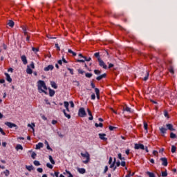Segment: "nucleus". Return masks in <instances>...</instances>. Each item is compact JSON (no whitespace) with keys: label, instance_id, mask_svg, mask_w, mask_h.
<instances>
[{"label":"nucleus","instance_id":"79ce46f5","mask_svg":"<svg viewBox=\"0 0 177 177\" xmlns=\"http://www.w3.org/2000/svg\"><path fill=\"white\" fill-rule=\"evenodd\" d=\"M46 167L48 168H50V169H53V165H52L50 163L48 162L46 163Z\"/></svg>","mask_w":177,"mask_h":177},{"label":"nucleus","instance_id":"864d4df0","mask_svg":"<svg viewBox=\"0 0 177 177\" xmlns=\"http://www.w3.org/2000/svg\"><path fill=\"white\" fill-rule=\"evenodd\" d=\"M0 133H1V135H3V136L6 135V133H5V131H3V129H2V128L1 127H0Z\"/></svg>","mask_w":177,"mask_h":177},{"label":"nucleus","instance_id":"8fccbe9b","mask_svg":"<svg viewBox=\"0 0 177 177\" xmlns=\"http://www.w3.org/2000/svg\"><path fill=\"white\" fill-rule=\"evenodd\" d=\"M84 60H86V62H91L92 60V58L91 57H89L88 58H87L86 57H84Z\"/></svg>","mask_w":177,"mask_h":177},{"label":"nucleus","instance_id":"a19ab883","mask_svg":"<svg viewBox=\"0 0 177 177\" xmlns=\"http://www.w3.org/2000/svg\"><path fill=\"white\" fill-rule=\"evenodd\" d=\"M92 73H86L85 74V77H86V78H92Z\"/></svg>","mask_w":177,"mask_h":177},{"label":"nucleus","instance_id":"052dcab7","mask_svg":"<svg viewBox=\"0 0 177 177\" xmlns=\"http://www.w3.org/2000/svg\"><path fill=\"white\" fill-rule=\"evenodd\" d=\"M91 88H93V89L96 88H95V83H93V82H91Z\"/></svg>","mask_w":177,"mask_h":177},{"label":"nucleus","instance_id":"20e7f679","mask_svg":"<svg viewBox=\"0 0 177 177\" xmlns=\"http://www.w3.org/2000/svg\"><path fill=\"white\" fill-rule=\"evenodd\" d=\"M5 125H6V127H8V128H15V129H19V127H17L16 124L12 123L10 122H6Z\"/></svg>","mask_w":177,"mask_h":177},{"label":"nucleus","instance_id":"49530a36","mask_svg":"<svg viewBox=\"0 0 177 177\" xmlns=\"http://www.w3.org/2000/svg\"><path fill=\"white\" fill-rule=\"evenodd\" d=\"M95 92L96 95H100V90H99V88H95Z\"/></svg>","mask_w":177,"mask_h":177},{"label":"nucleus","instance_id":"f3484780","mask_svg":"<svg viewBox=\"0 0 177 177\" xmlns=\"http://www.w3.org/2000/svg\"><path fill=\"white\" fill-rule=\"evenodd\" d=\"M87 112L88 115H90V117L88 118L89 121H92V120H93V116L92 115V112L91 111V110H89V109H87Z\"/></svg>","mask_w":177,"mask_h":177},{"label":"nucleus","instance_id":"603ef678","mask_svg":"<svg viewBox=\"0 0 177 177\" xmlns=\"http://www.w3.org/2000/svg\"><path fill=\"white\" fill-rule=\"evenodd\" d=\"M32 50L33 52H39V48H37L32 47Z\"/></svg>","mask_w":177,"mask_h":177},{"label":"nucleus","instance_id":"f03ea898","mask_svg":"<svg viewBox=\"0 0 177 177\" xmlns=\"http://www.w3.org/2000/svg\"><path fill=\"white\" fill-rule=\"evenodd\" d=\"M81 156L82 157H84L86 158L85 160L82 161L83 164H88V162H89V161L91 160V156L89 155V153H81Z\"/></svg>","mask_w":177,"mask_h":177},{"label":"nucleus","instance_id":"6e6552de","mask_svg":"<svg viewBox=\"0 0 177 177\" xmlns=\"http://www.w3.org/2000/svg\"><path fill=\"white\" fill-rule=\"evenodd\" d=\"M98 136L101 140H104V142L107 140V138H106V133H99Z\"/></svg>","mask_w":177,"mask_h":177},{"label":"nucleus","instance_id":"aec40b11","mask_svg":"<svg viewBox=\"0 0 177 177\" xmlns=\"http://www.w3.org/2000/svg\"><path fill=\"white\" fill-rule=\"evenodd\" d=\"M62 111H63L65 117H66V118H68V120H70V118H71V115L69 113H67V112H66V109H64Z\"/></svg>","mask_w":177,"mask_h":177},{"label":"nucleus","instance_id":"dca6fc26","mask_svg":"<svg viewBox=\"0 0 177 177\" xmlns=\"http://www.w3.org/2000/svg\"><path fill=\"white\" fill-rule=\"evenodd\" d=\"M44 147V143L39 142L37 145H36V150H39V149H41Z\"/></svg>","mask_w":177,"mask_h":177},{"label":"nucleus","instance_id":"2f4dec72","mask_svg":"<svg viewBox=\"0 0 177 177\" xmlns=\"http://www.w3.org/2000/svg\"><path fill=\"white\" fill-rule=\"evenodd\" d=\"M94 74H95L96 75H100V74H102V72L97 69H95Z\"/></svg>","mask_w":177,"mask_h":177},{"label":"nucleus","instance_id":"e433bc0d","mask_svg":"<svg viewBox=\"0 0 177 177\" xmlns=\"http://www.w3.org/2000/svg\"><path fill=\"white\" fill-rule=\"evenodd\" d=\"M15 149L16 150H23V146L21 145H17Z\"/></svg>","mask_w":177,"mask_h":177},{"label":"nucleus","instance_id":"423d86ee","mask_svg":"<svg viewBox=\"0 0 177 177\" xmlns=\"http://www.w3.org/2000/svg\"><path fill=\"white\" fill-rule=\"evenodd\" d=\"M160 161H162V165L163 167H168V159L167 158H161Z\"/></svg>","mask_w":177,"mask_h":177},{"label":"nucleus","instance_id":"680f3d73","mask_svg":"<svg viewBox=\"0 0 177 177\" xmlns=\"http://www.w3.org/2000/svg\"><path fill=\"white\" fill-rule=\"evenodd\" d=\"M115 165V161H113L111 165H110V168H114V166Z\"/></svg>","mask_w":177,"mask_h":177},{"label":"nucleus","instance_id":"a211bd4d","mask_svg":"<svg viewBox=\"0 0 177 177\" xmlns=\"http://www.w3.org/2000/svg\"><path fill=\"white\" fill-rule=\"evenodd\" d=\"M64 175H68V177H74V176L71 174V172L67 169L65 170V172H64Z\"/></svg>","mask_w":177,"mask_h":177},{"label":"nucleus","instance_id":"6e6d98bb","mask_svg":"<svg viewBox=\"0 0 177 177\" xmlns=\"http://www.w3.org/2000/svg\"><path fill=\"white\" fill-rule=\"evenodd\" d=\"M108 171H109V167L105 166L103 174H106V172H107Z\"/></svg>","mask_w":177,"mask_h":177},{"label":"nucleus","instance_id":"a18cd8bd","mask_svg":"<svg viewBox=\"0 0 177 177\" xmlns=\"http://www.w3.org/2000/svg\"><path fill=\"white\" fill-rule=\"evenodd\" d=\"M23 31H24V34L25 37L28 35V32H27V29H26V28H23Z\"/></svg>","mask_w":177,"mask_h":177},{"label":"nucleus","instance_id":"bb28decb","mask_svg":"<svg viewBox=\"0 0 177 177\" xmlns=\"http://www.w3.org/2000/svg\"><path fill=\"white\" fill-rule=\"evenodd\" d=\"M48 158H49L50 162H51V164H53V165H55V160H53V158H52V156L50 155L48 156Z\"/></svg>","mask_w":177,"mask_h":177},{"label":"nucleus","instance_id":"9d476101","mask_svg":"<svg viewBox=\"0 0 177 177\" xmlns=\"http://www.w3.org/2000/svg\"><path fill=\"white\" fill-rule=\"evenodd\" d=\"M55 68V66H53V65H48V66L45 67L44 68V71H49L50 70V71H52V70H53Z\"/></svg>","mask_w":177,"mask_h":177},{"label":"nucleus","instance_id":"cd10ccee","mask_svg":"<svg viewBox=\"0 0 177 177\" xmlns=\"http://www.w3.org/2000/svg\"><path fill=\"white\" fill-rule=\"evenodd\" d=\"M118 158H119V160L125 161V158L122 157V154L121 153L118 154Z\"/></svg>","mask_w":177,"mask_h":177},{"label":"nucleus","instance_id":"bf43d9fd","mask_svg":"<svg viewBox=\"0 0 177 177\" xmlns=\"http://www.w3.org/2000/svg\"><path fill=\"white\" fill-rule=\"evenodd\" d=\"M57 135H58V136H59V138H64V135H63V134H62V133H60V132H57Z\"/></svg>","mask_w":177,"mask_h":177},{"label":"nucleus","instance_id":"f257e3e1","mask_svg":"<svg viewBox=\"0 0 177 177\" xmlns=\"http://www.w3.org/2000/svg\"><path fill=\"white\" fill-rule=\"evenodd\" d=\"M42 88L44 89H42ZM37 89L39 93H45V95H48V87L46 86V84L43 80H39L37 82Z\"/></svg>","mask_w":177,"mask_h":177},{"label":"nucleus","instance_id":"9b49d317","mask_svg":"<svg viewBox=\"0 0 177 177\" xmlns=\"http://www.w3.org/2000/svg\"><path fill=\"white\" fill-rule=\"evenodd\" d=\"M106 77H107V74L104 73L100 76H97L96 77V80H97V81H100L101 80H103V78H106Z\"/></svg>","mask_w":177,"mask_h":177},{"label":"nucleus","instance_id":"338daca9","mask_svg":"<svg viewBox=\"0 0 177 177\" xmlns=\"http://www.w3.org/2000/svg\"><path fill=\"white\" fill-rule=\"evenodd\" d=\"M30 67H31V68H35V65L34 64L33 62H31Z\"/></svg>","mask_w":177,"mask_h":177},{"label":"nucleus","instance_id":"72a5a7b5","mask_svg":"<svg viewBox=\"0 0 177 177\" xmlns=\"http://www.w3.org/2000/svg\"><path fill=\"white\" fill-rule=\"evenodd\" d=\"M162 177H167L168 176V171H167V170H165V171H162Z\"/></svg>","mask_w":177,"mask_h":177},{"label":"nucleus","instance_id":"b1692460","mask_svg":"<svg viewBox=\"0 0 177 177\" xmlns=\"http://www.w3.org/2000/svg\"><path fill=\"white\" fill-rule=\"evenodd\" d=\"M8 24L9 27H11V28L15 27V22L12 20H9Z\"/></svg>","mask_w":177,"mask_h":177},{"label":"nucleus","instance_id":"4d7b16f0","mask_svg":"<svg viewBox=\"0 0 177 177\" xmlns=\"http://www.w3.org/2000/svg\"><path fill=\"white\" fill-rule=\"evenodd\" d=\"M4 174L6 176H9V174H10L9 170H6L4 171Z\"/></svg>","mask_w":177,"mask_h":177},{"label":"nucleus","instance_id":"58836bf2","mask_svg":"<svg viewBox=\"0 0 177 177\" xmlns=\"http://www.w3.org/2000/svg\"><path fill=\"white\" fill-rule=\"evenodd\" d=\"M176 147L175 145L171 146V153H176Z\"/></svg>","mask_w":177,"mask_h":177},{"label":"nucleus","instance_id":"de8ad7c7","mask_svg":"<svg viewBox=\"0 0 177 177\" xmlns=\"http://www.w3.org/2000/svg\"><path fill=\"white\" fill-rule=\"evenodd\" d=\"M28 127L29 128H31L32 129H34V127H35V124H34V123H32V124H28Z\"/></svg>","mask_w":177,"mask_h":177},{"label":"nucleus","instance_id":"f8f14e48","mask_svg":"<svg viewBox=\"0 0 177 177\" xmlns=\"http://www.w3.org/2000/svg\"><path fill=\"white\" fill-rule=\"evenodd\" d=\"M64 107H65L66 111H68V113H70V109H68V106H70V104L68 103V102L64 101Z\"/></svg>","mask_w":177,"mask_h":177},{"label":"nucleus","instance_id":"c03bdc74","mask_svg":"<svg viewBox=\"0 0 177 177\" xmlns=\"http://www.w3.org/2000/svg\"><path fill=\"white\" fill-rule=\"evenodd\" d=\"M109 131H114L115 129H117L116 127L109 126Z\"/></svg>","mask_w":177,"mask_h":177},{"label":"nucleus","instance_id":"09e8293b","mask_svg":"<svg viewBox=\"0 0 177 177\" xmlns=\"http://www.w3.org/2000/svg\"><path fill=\"white\" fill-rule=\"evenodd\" d=\"M31 157L32 158H33V160H35V157H37V153L35 152H32Z\"/></svg>","mask_w":177,"mask_h":177},{"label":"nucleus","instance_id":"c756f323","mask_svg":"<svg viewBox=\"0 0 177 177\" xmlns=\"http://www.w3.org/2000/svg\"><path fill=\"white\" fill-rule=\"evenodd\" d=\"M95 127H96V128H103V123H99V124H97V123H95Z\"/></svg>","mask_w":177,"mask_h":177},{"label":"nucleus","instance_id":"39448f33","mask_svg":"<svg viewBox=\"0 0 177 177\" xmlns=\"http://www.w3.org/2000/svg\"><path fill=\"white\" fill-rule=\"evenodd\" d=\"M134 149L136 150H139V149L145 150V145H143V144H135Z\"/></svg>","mask_w":177,"mask_h":177},{"label":"nucleus","instance_id":"5701e85b","mask_svg":"<svg viewBox=\"0 0 177 177\" xmlns=\"http://www.w3.org/2000/svg\"><path fill=\"white\" fill-rule=\"evenodd\" d=\"M50 85L52 88H54V89H57V84H56V82L52 81L50 82Z\"/></svg>","mask_w":177,"mask_h":177},{"label":"nucleus","instance_id":"774afa93","mask_svg":"<svg viewBox=\"0 0 177 177\" xmlns=\"http://www.w3.org/2000/svg\"><path fill=\"white\" fill-rule=\"evenodd\" d=\"M164 115H165V117H168V111H164Z\"/></svg>","mask_w":177,"mask_h":177},{"label":"nucleus","instance_id":"37998d69","mask_svg":"<svg viewBox=\"0 0 177 177\" xmlns=\"http://www.w3.org/2000/svg\"><path fill=\"white\" fill-rule=\"evenodd\" d=\"M144 129L147 131L148 124H147V122H144Z\"/></svg>","mask_w":177,"mask_h":177},{"label":"nucleus","instance_id":"e2e57ef3","mask_svg":"<svg viewBox=\"0 0 177 177\" xmlns=\"http://www.w3.org/2000/svg\"><path fill=\"white\" fill-rule=\"evenodd\" d=\"M77 71L79 74H84V73H85V71H82V69H78Z\"/></svg>","mask_w":177,"mask_h":177},{"label":"nucleus","instance_id":"ea45409f","mask_svg":"<svg viewBox=\"0 0 177 177\" xmlns=\"http://www.w3.org/2000/svg\"><path fill=\"white\" fill-rule=\"evenodd\" d=\"M67 70L70 72V74H71V75H74V69L67 68Z\"/></svg>","mask_w":177,"mask_h":177},{"label":"nucleus","instance_id":"ddd939ff","mask_svg":"<svg viewBox=\"0 0 177 177\" xmlns=\"http://www.w3.org/2000/svg\"><path fill=\"white\" fill-rule=\"evenodd\" d=\"M4 75H6V81H8V82H12V77H10V75H9V73H5Z\"/></svg>","mask_w":177,"mask_h":177},{"label":"nucleus","instance_id":"393cba45","mask_svg":"<svg viewBox=\"0 0 177 177\" xmlns=\"http://www.w3.org/2000/svg\"><path fill=\"white\" fill-rule=\"evenodd\" d=\"M147 175H148V176H149V177H156V174H154V173L150 172V171H147Z\"/></svg>","mask_w":177,"mask_h":177},{"label":"nucleus","instance_id":"0eeeda50","mask_svg":"<svg viewBox=\"0 0 177 177\" xmlns=\"http://www.w3.org/2000/svg\"><path fill=\"white\" fill-rule=\"evenodd\" d=\"M99 63V66L100 67H103L104 68V70H107V65H106V64L104 63V62L102 59H100L98 61Z\"/></svg>","mask_w":177,"mask_h":177},{"label":"nucleus","instance_id":"473e14b6","mask_svg":"<svg viewBox=\"0 0 177 177\" xmlns=\"http://www.w3.org/2000/svg\"><path fill=\"white\" fill-rule=\"evenodd\" d=\"M170 138H171V139H176V134L171 132L170 133Z\"/></svg>","mask_w":177,"mask_h":177},{"label":"nucleus","instance_id":"a878e982","mask_svg":"<svg viewBox=\"0 0 177 177\" xmlns=\"http://www.w3.org/2000/svg\"><path fill=\"white\" fill-rule=\"evenodd\" d=\"M94 56H95V57H96L98 61L102 59L100 58V53H95L94 54Z\"/></svg>","mask_w":177,"mask_h":177},{"label":"nucleus","instance_id":"c9c22d12","mask_svg":"<svg viewBox=\"0 0 177 177\" xmlns=\"http://www.w3.org/2000/svg\"><path fill=\"white\" fill-rule=\"evenodd\" d=\"M68 53H71V55H73V56H77V53L74 51H73L71 49H68Z\"/></svg>","mask_w":177,"mask_h":177},{"label":"nucleus","instance_id":"0e129e2a","mask_svg":"<svg viewBox=\"0 0 177 177\" xmlns=\"http://www.w3.org/2000/svg\"><path fill=\"white\" fill-rule=\"evenodd\" d=\"M59 174H60V172H59V171H55L54 176L59 177Z\"/></svg>","mask_w":177,"mask_h":177},{"label":"nucleus","instance_id":"c85d7f7f","mask_svg":"<svg viewBox=\"0 0 177 177\" xmlns=\"http://www.w3.org/2000/svg\"><path fill=\"white\" fill-rule=\"evenodd\" d=\"M124 111H127V113H132L131 108H129V106H126L125 108H124Z\"/></svg>","mask_w":177,"mask_h":177},{"label":"nucleus","instance_id":"412c9836","mask_svg":"<svg viewBox=\"0 0 177 177\" xmlns=\"http://www.w3.org/2000/svg\"><path fill=\"white\" fill-rule=\"evenodd\" d=\"M49 91V96H50V97L55 96V90H52L51 88H48Z\"/></svg>","mask_w":177,"mask_h":177},{"label":"nucleus","instance_id":"5fc2aeb1","mask_svg":"<svg viewBox=\"0 0 177 177\" xmlns=\"http://www.w3.org/2000/svg\"><path fill=\"white\" fill-rule=\"evenodd\" d=\"M169 73H171V74H174L175 71H174V68L173 67H170Z\"/></svg>","mask_w":177,"mask_h":177},{"label":"nucleus","instance_id":"3c124183","mask_svg":"<svg viewBox=\"0 0 177 177\" xmlns=\"http://www.w3.org/2000/svg\"><path fill=\"white\" fill-rule=\"evenodd\" d=\"M37 172L42 174V172H44V169L39 167V168H37Z\"/></svg>","mask_w":177,"mask_h":177},{"label":"nucleus","instance_id":"7c9ffc66","mask_svg":"<svg viewBox=\"0 0 177 177\" xmlns=\"http://www.w3.org/2000/svg\"><path fill=\"white\" fill-rule=\"evenodd\" d=\"M147 80H149V71H146V75L143 78V80L144 81H147Z\"/></svg>","mask_w":177,"mask_h":177},{"label":"nucleus","instance_id":"2eb2a0df","mask_svg":"<svg viewBox=\"0 0 177 177\" xmlns=\"http://www.w3.org/2000/svg\"><path fill=\"white\" fill-rule=\"evenodd\" d=\"M21 59L24 64H27L28 63L27 61V57H26V55H22L21 57Z\"/></svg>","mask_w":177,"mask_h":177},{"label":"nucleus","instance_id":"4468645a","mask_svg":"<svg viewBox=\"0 0 177 177\" xmlns=\"http://www.w3.org/2000/svg\"><path fill=\"white\" fill-rule=\"evenodd\" d=\"M159 131L160 132H161L163 135L167 133V128L164 127H161L159 128Z\"/></svg>","mask_w":177,"mask_h":177},{"label":"nucleus","instance_id":"1a4fd4ad","mask_svg":"<svg viewBox=\"0 0 177 177\" xmlns=\"http://www.w3.org/2000/svg\"><path fill=\"white\" fill-rule=\"evenodd\" d=\"M167 129L169 131H175V129L174 128V125L172 124H166Z\"/></svg>","mask_w":177,"mask_h":177},{"label":"nucleus","instance_id":"13d9d810","mask_svg":"<svg viewBox=\"0 0 177 177\" xmlns=\"http://www.w3.org/2000/svg\"><path fill=\"white\" fill-rule=\"evenodd\" d=\"M95 99H96V95H95V93H93L91 95V100H95Z\"/></svg>","mask_w":177,"mask_h":177},{"label":"nucleus","instance_id":"f704fd0d","mask_svg":"<svg viewBox=\"0 0 177 177\" xmlns=\"http://www.w3.org/2000/svg\"><path fill=\"white\" fill-rule=\"evenodd\" d=\"M26 73H27V74H32V69L28 67L26 69Z\"/></svg>","mask_w":177,"mask_h":177},{"label":"nucleus","instance_id":"4c0bfd02","mask_svg":"<svg viewBox=\"0 0 177 177\" xmlns=\"http://www.w3.org/2000/svg\"><path fill=\"white\" fill-rule=\"evenodd\" d=\"M33 164H34V165H35L36 167H39V165H41V163H39V161H38V160H35V161L33 162Z\"/></svg>","mask_w":177,"mask_h":177},{"label":"nucleus","instance_id":"69168bd1","mask_svg":"<svg viewBox=\"0 0 177 177\" xmlns=\"http://www.w3.org/2000/svg\"><path fill=\"white\" fill-rule=\"evenodd\" d=\"M71 107L74 108V102L73 101H70Z\"/></svg>","mask_w":177,"mask_h":177},{"label":"nucleus","instance_id":"7ed1b4c3","mask_svg":"<svg viewBox=\"0 0 177 177\" xmlns=\"http://www.w3.org/2000/svg\"><path fill=\"white\" fill-rule=\"evenodd\" d=\"M78 116L84 118V117H86V111H85V109L82 107L80 108L78 111Z\"/></svg>","mask_w":177,"mask_h":177},{"label":"nucleus","instance_id":"6ab92c4d","mask_svg":"<svg viewBox=\"0 0 177 177\" xmlns=\"http://www.w3.org/2000/svg\"><path fill=\"white\" fill-rule=\"evenodd\" d=\"M78 173L84 174L85 172H86V170L84 168H79L77 169Z\"/></svg>","mask_w":177,"mask_h":177},{"label":"nucleus","instance_id":"4be33fe9","mask_svg":"<svg viewBox=\"0 0 177 177\" xmlns=\"http://www.w3.org/2000/svg\"><path fill=\"white\" fill-rule=\"evenodd\" d=\"M26 168L28 169V171H29L30 172H31V171H34V166L32 165H30V166H28L26 165Z\"/></svg>","mask_w":177,"mask_h":177}]
</instances>
